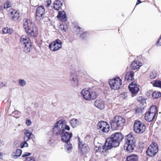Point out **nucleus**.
<instances>
[{"instance_id": "obj_1", "label": "nucleus", "mask_w": 161, "mask_h": 161, "mask_svg": "<svg viewBox=\"0 0 161 161\" xmlns=\"http://www.w3.org/2000/svg\"><path fill=\"white\" fill-rule=\"evenodd\" d=\"M24 28L28 34L33 37L37 36L38 29L35 25L30 19H25L24 20Z\"/></svg>"}, {"instance_id": "obj_2", "label": "nucleus", "mask_w": 161, "mask_h": 161, "mask_svg": "<svg viewBox=\"0 0 161 161\" xmlns=\"http://www.w3.org/2000/svg\"><path fill=\"white\" fill-rule=\"evenodd\" d=\"M125 122V119L124 117L117 115L110 120L109 123L111 129L116 130L122 129Z\"/></svg>"}, {"instance_id": "obj_3", "label": "nucleus", "mask_w": 161, "mask_h": 161, "mask_svg": "<svg viewBox=\"0 0 161 161\" xmlns=\"http://www.w3.org/2000/svg\"><path fill=\"white\" fill-rule=\"evenodd\" d=\"M124 148L129 152H132L136 146V139L133 134L130 132L125 136Z\"/></svg>"}, {"instance_id": "obj_4", "label": "nucleus", "mask_w": 161, "mask_h": 161, "mask_svg": "<svg viewBox=\"0 0 161 161\" xmlns=\"http://www.w3.org/2000/svg\"><path fill=\"white\" fill-rule=\"evenodd\" d=\"M119 144V142L113 139L110 136V138L107 139L105 145L103 146L102 148H99L98 151L101 153L106 152L107 150L109 149L112 147L118 146Z\"/></svg>"}, {"instance_id": "obj_5", "label": "nucleus", "mask_w": 161, "mask_h": 161, "mask_svg": "<svg viewBox=\"0 0 161 161\" xmlns=\"http://www.w3.org/2000/svg\"><path fill=\"white\" fill-rule=\"evenodd\" d=\"M157 112L156 106L155 105L151 106L148 111L145 113L144 117L146 121L150 122L153 121Z\"/></svg>"}, {"instance_id": "obj_6", "label": "nucleus", "mask_w": 161, "mask_h": 161, "mask_svg": "<svg viewBox=\"0 0 161 161\" xmlns=\"http://www.w3.org/2000/svg\"><path fill=\"white\" fill-rule=\"evenodd\" d=\"M146 130L145 124L140 120H136L133 125V130L136 133L142 134L144 133Z\"/></svg>"}, {"instance_id": "obj_7", "label": "nucleus", "mask_w": 161, "mask_h": 161, "mask_svg": "<svg viewBox=\"0 0 161 161\" xmlns=\"http://www.w3.org/2000/svg\"><path fill=\"white\" fill-rule=\"evenodd\" d=\"M158 146L156 142L152 143L148 147L147 151V155L150 157L155 156L158 152Z\"/></svg>"}, {"instance_id": "obj_8", "label": "nucleus", "mask_w": 161, "mask_h": 161, "mask_svg": "<svg viewBox=\"0 0 161 161\" xmlns=\"http://www.w3.org/2000/svg\"><path fill=\"white\" fill-rule=\"evenodd\" d=\"M81 93L84 98L87 100L94 99L98 95L96 91H81Z\"/></svg>"}, {"instance_id": "obj_9", "label": "nucleus", "mask_w": 161, "mask_h": 161, "mask_svg": "<svg viewBox=\"0 0 161 161\" xmlns=\"http://www.w3.org/2000/svg\"><path fill=\"white\" fill-rule=\"evenodd\" d=\"M97 128L100 132L107 133L109 131L110 126L107 122L101 121L98 123Z\"/></svg>"}, {"instance_id": "obj_10", "label": "nucleus", "mask_w": 161, "mask_h": 161, "mask_svg": "<svg viewBox=\"0 0 161 161\" xmlns=\"http://www.w3.org/2000/svg\"><path fill=\"white\" fill-rule=\"evenodd\" d=\"M60 120L57 121L55 124L52 129V133L55 136L61 135L63 133V129L62 128V125L60 124Z\"/></svg>"}, {"instance_id": "obj_11", "label": "nucleus", "mask_w": 161, "mask_h": 161, "mask_svg": "<svg viewBox=\"0 0 161 161\" xmlns=\"http://www.w3.org/2000/svg\"><path fill=\"white\" fill-rule=\"evenodd\" d=\"M121 80L119 77L110 80L109 81L110 86L114 90L119 89L121 85Z\"/></svg>"}, {"instance_id": "obj_12", "label": "nucleus", "mask_w": 161, "mask_h": 161, "mask_svg": "<svg viewBox=\"0 0 161 161\" xmlns=\"http://www.w3.org/2000/svg\"><path fill=\"white\" fill-rule=\"evenodd\" d=\"M62 44L61 40L59 39L51 42L49 45V47L51 50L55 51L59 50L62 47Z\"/></svg>"}, {"instance_id": "obj_13", "label": "nucleus", "mask_w": 161, "mask_h": 161, "mask_svg": "<svg viewBox=\"0 0 161 161\" xmlns=\"http://www.w3.org/2000/svg\"><path fill=\"white\" fill-rule=\"evenodd\" d=\"M78 74L77 72L75 70H71L69 79L71 83L74 87H76L78 86Z\"/></svg>"}, {"instance_id": "obj_14", "label": "nucleus", "mask_w": 161, "mask_h": 161, "mask_svg": "<svg viewBox=\"0 0 161 161\" xmlns=\"http://www.w3.org/2000/svg\"><path fill=\"white\" fill-rule=\"evenodd\" d=\"M45 10L42 6H41L38 7L36 10V18L40 20L44 18L45 14Z\"/></svg>"}, {"instance_id": "obj_15", "label": "nucleus", "mask_w": 161, "mask_h": 161, "mask_svg": "<svg viewBox=\"0 0 161 161\" xmlns=\"http://www.w3.org/2000/svg\"><path fill=\"white\" fill-rule=\"evenodd\" d=\"M72 133L67 132H64L61 135L62 141L65 143L69 142L72 137Z\"/></svg>"}, {"instance_id": "obj_16", "label": "nucleus", "mask_w": 161, "mask_h": 161, "mask_svg": "<svg viewBox=\"0 0 161 161\" xmlns=\"http://www.w3.org/2000/svg\"><path fill=\"white\" fill-rule=\"evenodd\" d=\"M9 12L11 14L12 18L11 19L13 21H16L19 20V18L20 16L19 11L15 10L10 9H9Z\"/></svg>"}, {"instance_id": "obj_17", "label": "nucleus", "mask_w": 161, "mask_h": 161, "mask_svg": "<svg viewBox=\"0 0 161 161\" xmlns=\"http://www.w3.org/2000/svg\"><path fill=\"white\" fill-rule=\"evenodd\" d=\"M111 138L113 139H114L116 140L119 142H120L122 141L123 140L124 136L122 134L119 132H116L113 134L111 136Z\"/></svg>"}, {"instance_id": "obj_18", "label": "nucleus", "mask_w": 161, "mask_h": 161, "mask_svg": "<svg viewBox=\"0 0 161 161\" xmlns=\"http://www.w3.org/2000/svg\"><path fill=\"white\" fill-rule=\"evenodd\" d=\"M94 105L100 109H103L105 106L104 102L100 100H96L94 103Z\"/></svg>"}, {"instance_id": "obj_19", "label": "nucleus", "mask_w": 161, "mask_h": 161, "mask_svg": "<svg viewBox=\"0 0 161 161\" xmlns=\"http://www.w3.org/2000/svg\"><path fill=\"white\" fill-rule=\"evenodd\" d=\"M20 42L22 45H24L27 44H30L31 42L30 38L27 36L25 35H23L20 38Z\"/></svg>"}, {"instance_id": "obj_20", "label": "nucleus", "mask_w": 161, "mask_h": 161, "mask_svg": "<svg viewBox=\"0 0 161 161\" xmlns=\"http://www.w3.org/2000/svg\"><path fill=\"white\" fill-rule=\"evenodd\" d=\"M58 18L62 21L65 22L67 20V17L66 16V14L64 11H59L58 12V14L57 16Z\"/></svg>"}, {"instance_id": "obj_21", "label": "nucleus", "mask_w": 161, "mask_h": 161, "mask_svg": "<svg viewBox=\"0 0 161 161\" xmlns=\"http://www.w3.org/2000/svg\"><path fill=\"white\" fill-rule=\"evenodd\" d=\"M25 136L24 137V141H28L30 139H31L33 140L35 138V136L31 133L28 130L25 132Z\"/></svg>"}, {"instance_id": "obj_22", "label": "nucleus", "mask_w": 161, "mask_h": 161, "mask_svg": "<svg viewBox=\"0 0 161 161\" xmlns=\"http://www.w3.org/2000/svg\"><path fill=\"white\" fill-rule=\"evenodd\" d=\"M79 149L82 153L84 154L87 152V148L85 144H83L82 142H79L78 143Z\"/></svg>"}, {"instance_id": "obj_23", "label": "nucleus", "mask_w": 161, "mask_h": 161, "mask_svg": "<svg viewBox=\"0 0 161 161\" xmlns=\"http://www.w3.org/2000/svg\"><path fill=\"white\" fill-rule=\"evenodd\" d=\"M142 65L141 63H140L138 61H134L131 65L130 68L132 70H135L139 69Z\"/></svg>"}, {"instance_id": "obj_24", "label": "nucleus", "mask_w": 161, "mask_h": 161, "mask_svg": "<svg viewBox=\"0 0 161 161\" xmlns=\"http://www.w3.org/2000/svg\"><path fill=\"white\" fill-rule=\"evenodd\" d=\"M22 47L24 52L25 53H28L31 52L32 50L31 43L30 44L28 43L27 44L22 45Z\"/></svg>"}, {"instance_id": "obj_25", "label": "nucleus", "mask_w": 161, "mask_h": 161, "mask_svg": "<svg viewBox=\"0 0 161 161\" xmlns=\"http://www.w3.org/2000/svg\"><path fill=\"white\" fill-rule=\"evenodd\" d=\"M134 76V72L133 71L127 72L125 76V80L127 81L131 80Z\"/></svg>"}, {"instance_id": "obj_26", "label": "nucleus", "mask_w": 161, "mask_h": 161, "mask_svg": "<svg viewBox=\"0 0 161 161\" xmlns=\"http://www.w3.org/2000/svg\"><path fill=\"white\" fill-rule=\"evenodd\" d=\"M63 3L60 0H56L53 3V8L55 10H58L62 6Z\"/></svg>"}, {"instance_id": "obj_27", "label": "nucleus", "mask_w": 161, "mask_h": 161, "mask_svg": "<svg viewBox=\"0 0 161 161\" xmlns=\"http://www.w3.org/2000/svg\"><path fill=\"white\" fill-rule=\"evenodd\" d=\"M60 124H61V125H62V128L63 129V132H64V131L65 130H70V127L69 126L67 125H66V121L64 119H61L60 120Z\"/></svg>"}, {"instance_id": "obj_28", "label": "nucleus", "mask_w": 161, "mask_h": 161, "mask_svg": "<svg viewBox=\"0 0 161 161\" xmlns=\"http://www.w3.org/2000/svg\"><path fill=\"white\" fill-rule=\"evenodd\" d=\"M22 153V150L20 149H17L15 152H13L11 155L14 158L19 157Z\"/></svg>"}, {"instance_id": "obj_29", "label": "nucleus", "mask_w": 161, "mask_h": 161, "mask_svg": "<svg viewBox=\"0 0 161 161\" xmlns=\"http://www.w3.org/2000/svg\"><path fill=\"white\" fill-rule=\"evenodd\" d=\"M138 159L137 155H133L127 157L126 160V161H137Z\"/></svg>"}, {"instance_id": "obj_30", "label": "nucleus", "mask_w": 161, "mask_h": 161, "mask_svg": "<svg viewBox=\"0 0 161 161\" xmlns=\"http://www.w3.org/2000/svg\"><path fill=\"white\" fill-rule=\"evenodd\" d=\"M2 33L3 34H11L13 32V30L12 29L8 27H5L3 29L2 31Z\"/></svg>"}, {"instance_id": "obj_31", "label": "nucleus", "mask_w": 161, "mask_h": 161, "mask_svg": "<svg viewBox=\"0 0 161 161\" xmlns=\"http://www.w3.org/2000/svg\"><path fill=\"white\" fill-rule=\"evenodd\" d=\"M161 96V93L159 92L154 91L152 94V96L154 99H157Z\"/></svg>"}, {"instance_id": "obj_32", "label": "nucleus", "mask_w": 161, "mask_h": 161, "mask_svg": "<svg viewBox=\"0 0 161 161\" xmlns=\"http://www.w3.org/2000/svg\"><path fill=\"white\" fill-rule=\"evenodd\" d=\"M78 122V120L74 119H71L70 122L71 125L73 127H76Z\"/></svg>"}, {"instance_id": "obj_33", "label": "nucleus", "mask_w": 161, "mask_h": 161, "mask_svg": "<svg viewBox=\"0 0 161 161\" xmlns=\"http://www.w3.org/2000/svg\"><path fill=\"white\" fill-rule=\"evenodd\" d=\"M157 76V74L156 71L153 70L151 71L150 74V77L151 79H154L156 78Z\"/></svg>"}, {"instance_id": "obj_34", "label": "nucleus", "mask_w": 161, "mask_h": 161, "mask_svg": "<svg viewBox=\"0 0 161 161\" xmlns=\"http://www.w3.org/2000/svg\"><path fill=\"white\" fill-rule=\"evenodd\" d=\"M153 86H154L161 87V81L159 80H155Z\"/></svg>"}, {"instance_id": "obj_35", "label": "nucleus", "mask_w": 161, "mask_h": 161, "mask_svg": "<svg viewBox=\"0 0 161 161\" xmlns=\"http://www.w3.org/2000/svg\"><path fill=\"white\" fill-rule=\"evenodd\" d=\"M20 112L17 110H15L12 113L13 116L17 118H18L20 117Z\"/></svg>"}, {"instance_id": "obj_36", "label": "nucleus", "mask_w": 161, "mask_h": 161, "mask_svg": "<svg viewBox=\"0 0 161 161\" xmlns=\"http://www.w3.org/2000/svg\"><path fill=\"white\" fill-rule=\"evenodd\" d=\"M97 88V86H95L93 87H88V88H86L85 89H83L81 91H90L91 90L94 91V90H96Z\"/></svg>"}, {"instance_id": "obj_37", "label": "nucleus", "mask_w": 161, "mask_h": 161, "mask_svg": "<svg viewBox=\"0 0 161 161\" xmlns=\"http://www.w3.org/2000/svg\"><path fill=\"white\" fill-rule=\"evenodd\" d=\"M19 83L22 86H24L26 84V82L23 79L19 80Z\"/></svg>"}, {"instance_id": "obj_38", "label": "nucleus", "mask_w": 161, "mask_h": 161, "mask_svg": "<svg viewBox=\"0 0 161 161\" xmlns=\"http://www.w3.org/2000/svg\"><path fill=\"white\" fill-rule=\"evenodd\" d=\"M145 143L142 142H140L138 144V147L139 148L143 149L145 147Z\"/></svg>"}, {"instance_id": "obj_39", "label": "nucleus", "mask_w": 161, "mask_h": 161, "mask_svg": "<svg viewBox=\"0 0 161 161\" xmlns=\"http://www.w3.org/2000/svg\"><path fill=\"white\" fill-rule=\"evenodd\" d=\"M66 143V147L67 150H70L72 148V145L70 143H69V142L67 143Z\"/></svg>"}, {"instance_id": "obj_40", "label": "nucleus", "mask_w": 161, "mask_h": 161, "mask_svg": "<svg viewBox=\"0 0 161 161\" xmlns=\"http://www.w3.org/2000/svg\"><path fill=\"white\" fill-rule=\"evenodd\" d=\"M127 96L126 92H125L120 94V98L122 99H125L127 97Z\"/></svg>"}, {"instance_id": "obj_41", "label": "nucleus", "mask_w": 161, "mask_h": 161, "mask_svg": "<svg viewBox=\"0 0 161 161\" xmlns=\"http://www.w3.org/2000/svg\"><path fill=\"white\" fill-rule=\"evenodd\" d=\"M136 83H134L133 82H132L130 83L128 86V88L129 91H133L132 90L135 85Z\"/></svg>"}, {"instance_id": "obj_42", "label": "nucleus", "mask_w": 161, "mask_h": 161, "mask_svg": "<svg viewBox=\"0 0 161 161\" xmlns=\"http://www.w3.org/2000/svg\"><path fill=\"white\" fill-rule=\"evenodd\" d=\"M26 142V141H25L22 142L20 145V147L21 148H23L24 147H28V144Z\"/></svg>"}, {"instance_id": "obj_43", "label": "nucleus", "mask_w": 161, "mask_h": 161, "mask_svg": "<svg viewBox=\"0 0 161 161\" xmlns=\"http://www.w3.org/2000/svg\"><path fill=\"white\" fill-rule=\"evenodd\" d=\"M11 6V5L9 2H6V3H4V8H8L10 7Z\"/></svg>"}, {"instance_id": "obj_44", "label": "nucleus", "mask_w": 161, "mask_h": 161, "mask_svg": "<svg viewBox=\"0 0 161 161\" xmlns=\"http://www.w3.org/2000/svg\"><path fill=\"white\" fill-rule=\"evenodd\" d=\"M156 45L157 46H161V36L159 38V39L157 41V42Z\"/></svg>"}, {"instance_id": "obj_45", "label": "nucleus", "mask_w": 161, "mask_h": 161, "mask_svg": "<svg viewBox=\"0 0 161 161\" xmlns=\"http://www.w3.org/2000/svg\"><path fill=\"white\" fill-rule=\"evenodd\" d=\"M25 161H35V158L32 157H26Z\"/></svg>"}, {"instance_id": "obj_46", "label": "nucleus", "mask_w": 161, "mask_h": 161, "mask_svg": "<svg viewBox=\"0 0 161 161\" xmlns=\"http://www.w3.org/2000/svg\"><path fill=\"white\" fill-rule=\"evenodd\" d=\"M46 3H46V6L47 7H48L50 6V4L51 3V0H46Z\"/></svg>"}, {"instance_id": "obj_47", "label": "nucleus", "mask_w": 161, "mask_h": 161, "mask_svg": "<svg viewBox=\"0 0 161 161\" xmlns=\"http://www.w3.org/2000/svg\"><path fill=\"white\" fill-rule=\"evenodd\" d=\"M139 86L136 85V84L134 86V88L132 90L133 91H139L140 89L139 88Z\"/></svg>"}, {"instance_id": "obj_48", "label": "nucleus", "mask_w": 161, "mask_h": 161, "mask_svg": "<svg viewBox=\"0 0 161 161\" xmlns=\"http://www.w3.org/2000/svg\"><path fill=\"white\" fill-rule=\"evenodd\" d=\"M31 123V122L30 119H26V124L27 126L30 125Z\"/></svg>"}, {"instance_id": "obj_49", "label": "nucleus", "mask_w": 161, "mask_h": 161, "mask_svg": "<svg viewBox=\"0 0 161 161\" xmlns=\"http://www.w3.org/2000/svg\"><path fill=\"white\" fill-rule=\"evenodd\" d=\"M31 153L25 152V153L24 154H23L22 157H27V156L31 155Z\"/></svg>"}, {"instance_id": "obj_50", "label": "nucleus", "mask_w": 161, "mask_h": 161, "mask_svg": "<svg viewBox=\"0 0 161 161\" xmlns=\"http://www.w3.org/2000/svg\"><path fill=\"white\" fill-rule=\"evenodd\" d=\"M142 112V110L141 108H137L135 110V113H141Z\"/></svg>"}, {"instance_id": "obj_51", "label": "nucleus", "mask_w": 161, "mask_h": 161, "mask_svg": "<svg viewBox=\"0 0 161 161\" xmlns=\"http://www.w3.org/2000/svg\"><path fill=\"white\" fill-rule=\"evenodd\" d=\"M6 83H4L0 81V88H2L3 87L6 86H7Z\"/></svg>"}, {"instance_id": "obj_52", "label": "nucleus", "mask_w": 161, "mask_h": 161, "mask_svg": "<svg viewBox=\"0 0 161 161\" xmlns=\"http://www.w3.org/2000/svg\"><path fill=\"white\" fill-rule=\"evenodd\" d=\"M131 94L132 97L135 96L137 94V92L138 91H131Z\"/></svg>"}, {"instance_id": "obj_53", "label": "nucleus", "mask_w": 161, "mask_h": 161, "mask_svg": "<svg viewBox=\"0 0 161 161\" xmlns=\"http://www.w3.org/2000/svg\"><path fill=\"white\" fill-rule=\"evenodd\" d=\"M86 32H83V33H81L80 34V37L82 39H84L85 38V36L86 35Z\"/></svg>"}, {"instance_id": "obj_54", "label": "nucleus", "mask_w": 161, "mask_h": 161, "mask_svg": "<svg viewBox=\"0 0 161 161\" xmlns=\"http://www.w3.org/2000/svg\"><path fill=\"white\" fill-rule=\"evenodd\" d=\"M142 2L140 0H137V2L136 3V5H137L138 4L141 3Z\"/></svg>"}, {"instance_id": "obj_55", "label": "nucleus", "mask_w": 161, "mask_h": 161, "mask_svg": "<svg viewBox=\"0 0 161 161\" xmlns=\"http://www.w3.org/2000/svg\"><path fill=\"white\" fill-rule=\"evenodd\" d=\"M3 10V7L2 6H0V12H2Z\"/></svg>"}, {"instance_id": "obj_56", "label": "nucleus", "mask_w": 161, "mask_h": 161, "mask_svg": "<svg viewBox=\"0 0 161 161\" xmlns=\"http://www.w3.org/2000/svg\"><path fill=\"white\" fill-rule=\"evenodd\" d=\"M75 28H76V29L77 28L78 29H79V30L80 29V28L79 26H76L75 27Z\"/></svg>"}, {"instance_id": "obj_57", "label": "nucleus", "mask_w": 161, "mask_h": 161, "mask_svg": "<svg viewBox=\"0 0 161 161\" xmlns=\"http://www.w3.org/2000/svg\"><path fill=\"white\" fill-rule=\"evenodd\" d=\"M63 30H64V27H63Z\"/></svg>"}, {"instance_id": "obj_58", "label": "nucleus", "mask_w": 161, "mask_h": 161, "mask_svg": "<svg viewBox=\"0 0 161 161\" xmlns=\"http://www.w3.org/2000/svg\"><path fill=\"white\" fill-rule=\"evenodd\" d=\"M89 84H90V85L91 84V83H89Z\"/></svg>"}]
</instances>
